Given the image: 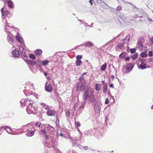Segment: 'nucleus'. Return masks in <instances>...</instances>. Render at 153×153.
<instances>
[{
    "mask_svg": "<svg viewBox=\"0 0 153 153\" xmlns=\"http://www.w3.org/2000/svg\"><path fill=\"white\" fill-rule=\"evenodd\" d=\"M82 99L85 102L88 101L91 103H95L96 99L94 94V90L91 88H88L84 91Z\"/></svg>",
    "mask_w": 153,
    "mask_h": 153,
    "instance_id": "nucleus-1",
    "label": "nucleus"
},
{
    "mask_svg": "<svg viewBox=\"0 0 153 153\" xmlns=\"http://www.w3.org/2000/svg\"><path fill=\"white\" fill-rule=\"evenodd\" d=\"M12 54L13 57H19L21 55L25 61H26L27 59V57L26 56L25 48L23 46H19V50L16 48L13 50Z\"/></svg>",
    "mask_w": 153,
    "mask_h": 153,
    "instance_id": "nucleus-2",
    "label": "nucleus"
},
{
    "mask_svg": "<svg viewBox=\"0 0 153 153\" xmlns=\"http://www.w3.org/2000/svg\"><path fill=\"white\" fill-rule=\"evenodd\" d=\"M25 89L24 90L23 92L26 96L32 95L33 92L32 90L34 89V84L30 82H27L25 84Z\"/></svg>",
    "mask_w": 153,
    "mask_h": 153,
    "instance_id": "nucleus-3",
    "label": "nucleus"
},
{
    "mask_svg": "<svg viewBox=\"0 0 153 153\" xmlns=\"http://www.w3.org/2000/svg\"><path fill=\"white\" fill-rule=\"evenodd\" d=\"M41 133L45 135V137H46V142H45V145L47 147H48L49 148H50L51 146H53L54 145H55V144L54 143L55 142L54 141L55 140H54V139H51V142H52V145H51L49 144V137H50V135H47L46 134V131L45 129H42L41 130Z\"/></svg>",
    "mask_w": 153,
    "mask_h": 153,
    "instance_id": "nucleus-4",
    "label": "nucleus"
},
{
    "mask_svg": "<svg viewBox=\"0 0 153 153\" xmlns=\"http://www.w3.org/2000/svg\"><path fill=\"white\" fill-rule=\"evenodd\" d=\"M33 101H31L30 104L27 105L26 108V111L28 114H30L33 113L36 110L37 107L35 103H33Z\"/></svg>",
    "mask_w": 153,
    "mask_h": 153,
    "instance_id": "nucleus-5",
    "label": "nucleus"
},
{
    "mask_svg": "<svg viewBox=\"0 0 153 153\" xmlns=\"http://www.w3.org/2000/svg\"><path fill=\"white\" fill-rule=\"evenodd\" d=\"M76 130L79 131L80 134L79 137H75L74 138H71V137H70L69 138L70 141L74 145H78V143L80 142V139L82 138V132L79 130V128L77 127Z\"/></svg>",
    "mask_w": 153,
    "mask_h": 153,
    "instance_id": "nucleus-6",
    "label": "nucleus"
},
{
    "mask_svg": "<svg viewBox=\"0 0 153 153\" xmlns=\"http://www.w3.org/2000/svg\"><path fill=\"white\" fill-rule=\"evenodd\" d=\"M31 125H28L23 126L21 128L16 130V134H21L22 132H25L30 129V126Z\"/></svg>",
    "mask_w": 153,
    "mask_h": 153,
    "instance_id": "nucleus-7",
    "label": "nucleus"
},
{
    "mask_svg": "<svg viewBox=\"0 0 153 153\" xmlns=\"http://www.w3.org/2000/svg\"><path fill=\"white\" fill-rule=\"evenodd\" d=\"M16 40L20 44V46H23L25 48L24 40L22 37L21 36L20 34L18 33L15 36Z\"/></svg>",
    "mask_w": 153,
    "mask_h": 153,
    "instance_id": "nucleus-8",
    "label": "nucleus"
},
{
    "mask_svg": "<svg viewBox=\"0 0 153 153\" xmlns=\"http://www.w3.org/2000/svg\"><path fill=\"white\" fill-rule=\"evenodd\" d=\"M31 101H33L32 100H29L28 99H23L21 100L20 102L21 104V106L22 108H23L26 105H29L30 104Z\"/></svg>",
    "mask_w": 153,
    "mask_h": 153,
    "instance_id": "nucleus-9",
    "label": "nucleus"
},
{
    "mask_svg": "<svg viewBox=\"0 0 153 153\" xmlns=\"http://www.w3.org/2000/svg\"><path fill=\"white\" fill-rule=\"evenodd\" d=\"M30 129L27 131V133L26 135L27 137H31L34 134L35 130L32 125H30Z\"/></svg>",
    "mask_w": 153,
    "mask_h": 153,
    "instance_id": "nucleus-10",
    "label": "nucleus"
},
{
    "mask_svg": "<svg viewBox=\"0 0 153 153\" xmlns=\"http://www.w3.org/2000/svg\"><path fill=\"white\" fill-rule=\"evenodd\" d=\"M143 41L142 39H139L137 43V46L140 51H143L144 50L145 47L143 45Z\"/></svg>",
    "mask_w": 153,
    "mask_h": 153,
    "instance_id": "nucleus-11",
    "label": "nucleus"
},
{
    "mask_svg": "<svg viewBox=\"0 0 153 153\" xmlns=\"http://www.w3.org/2000/svg\"><path fill=\"white\" fill-rule=\"evenodd\" d=\"M140 62L141 64L138 67V68H141V69H144L146 68V59H142L140 60Z\"/></svg>",
    "mask_w": 153,
    "mask_h": 153,
    "instance_id": "nucleus-12",
    "label": "nucleus"
},
{
    "mask_svg": "<svg viewBox=\"0 0 153 153\" xmlns=\"http://www.w3.org/2000/svg\"><path fill=\"white\" fill-rule=\"evenodd\" d=\"M85 85L82 82L78 83L76 85V89L78 91H83L85 88Z\"/></svg>",
    "mask_w": 153,
    "mask_h": 153,
    "instance_id": "nucleus-13",
    "label": "nucleus"
},
{
    "mask_svg": "<svg viewBox=\"0 0 153 153\" xmlns=\"http://www.w3.org/2000/svg\"><path fill=\"white\" fill-rule=\"evenodd\" d=\"M12 36V35L11 33L8 34L7 36V39L10 44L13 45L14 38Z\"/></svg>",
    "mask_w": 153,
    "mask_h": 153,
    "instance_id": "nucleus-14",
    "label": "nucleus"
},
{
    "mask_svg": "<svg viewBox=\"0 0 153 153\" xmlns=\"http://www.w3.org/2000/svg\"><path fill=\"white\" fill-rule=\"evenodd\" d=\"M46 114L48 116H54L56 113V111L54 110L51 108L46 111Z\"/></svg>",
    "mask_w": 153,
    "mask_h": 153,
    "instance_id": "nucleus-15",
    "label": "nucleus"
},
{
    "mask_svg": "<svg viewBox=\"0 0 153 153\" xmlns=\"http://www.w3.org/2000/svg\"><path fill=\"white\" fill-rule=\"evenodd\" d=\"M134 64V63H129L126 65V69L128 71V72H129L133 68Z\"/></svg>",
    "mask_w": 153,
    "mask_h": 153,
    "instance_id": "nucleus-16",
    "label": "nucleus"
},
{
    "mask_svg": "<svg viewBox=\"0 0 153 153\" xmlns=\"http://www.w3.org/2000/svg\"><path fill=\"white\" fill-rule=\"evenodd\" d=\"M2 13V19H5L9 13V11L7 10H4V8H2L1 10Z\"/></svg>",
    "mask_w": 153,
    "mask_h": 153,
    "instance_id": "nucleus-17",
    "label": "nucleus"
},
{
    "mask_svg": "<svg viewBox=\"0 0 153 153\" xmlns=\"http://www.w3.org/2000/svg\"><path fill=\"white\" fill-rule=\"evenodd\" d=\"M14 28L12 27H10L7 25H6L5 26L4 30L7 33H8V34L11 33L10 32L14 30Z\"/></svg>",
    "mask_w": 153,
    "mask_h": 153,
    "instance_id": "nucleus-18",
    "label": "nucleus"
},
{
    "mask_svg": "<svg viewBox=\"0 0 153 153\" xmlns=\"http://www.w3.org/2000/svg\"><path fill=\"white\" fill-rule=\"evenodd\" d=\"M45 126L46 129L48 131L49 133H51L54 131V128L49 124H45Z\"/></svg>",
    "mask_w": 153,
    "mask_h": 153,
    "instance_id": "nucleus-19",
    "label": "nucleus"
},
{
    "mask_svg": "<svg viewBox=\"0 0 153 153\" xmlns=\"http://www.w3.org/2000/svg\"><path fill=\"white\" fill-rule=\"evenodd\" d=\"M94 106V109L95 112L97 113H100V109L99 108L96 100L95 103H91Z\"/></svg>",
    "mask_w": 153,
    "mask_h": 153,
    "instance_id": "nucleus-20",
    "label": "nucleus"
},
{
    "mask_svg": "<svg viewBox=\"0 0 153 153\" xmlns=\"http://www.w3.org/2000/svg\"><path fill=\"white\" fill-rule=\"evenodd\" d=\"M52 87L51 85L50 84L46 83L45 85V89L47 91L51 92L52 91Z\"/></svg>",
    "mask_w": 153,
    "mask_h": 153,
    "instance_id": "nucleus-21",
    "label": "nucleus"
},
{
    "mask_svg": "<svg viewBox=\"0 0 153 153\" xmlns=\"http://www.w3.org/2000/svg\"><path fill=\"white\" fill-rule=\"evenodd\" d=\"M93 45L94 44L92 42H86L85 44H83L82 45H79V46H84L86 47H93Z\"/></svg>",
    "mask_w": 153,
    "mask_h": 153,
    "instance_id": "nucleus-22",
    "label": "nucleus"
},
{
    "mask_svg": "<svg viewBox=\"0 0 153 153\" xmlns=\"http://www.w3.org/2000/svg\"><path fill=\"white\" fill-rule=\"evenodd\" d=\"M4 129L6 130L7 132L10 134H13L12 132L13 131L12 129L10 128V127H8L7 126H4Z\"/></svg>",
    "mask_w": 153,
    "mask_h": 153,
    "instance_id": "nucleus-23",
    "label": "nucleus"
},
{
    "mask_svg": "<svg viewBox=\"0 0 153 153\" xmlns=\"http://www.w3.org/2000/svg\"><path fill=\"white\" fill-rule=\"evenodd\" d=\"M27 62V63L29 65H31L32 66H34L36 64V61L32 60H27V59L25 61Z\"/></svg>",
    "mask_w": 153,
    "mask_h": 153,
    "instance_id": "nucleus-24",
    "label": "nucleus"
},
{
    "mask_svg": "<svg viewBox=\"0 0 153 153\" xmlns=\"http://www.w3.org/2000/svg\"><path fill=\"white\" fill-rule=\"evenodd\" d=\"M8 4V7L10 8H12L13 7V1L11 0H8L7 1Z\"/></svg>",
    "mask_w": 153,
    "mask_h": 153,
    "instance_id": "nucleus-25",
    "label": "nucleus"
},
{
    "mask_svg": "<svg viewBox=\"0 0 153 153\" xmlns=\"http://www.w3.org/2000/svg\"><path fill=\"white\" fill-rule=\"evenodd\" d=\"M102 88V85L100 84L97 83L95 85V90L97 91H100Z\"/></svg>",
    "mask_w": 153,
    "mask_h": 153,
    "instance_id": "nucleus-26",
    "label": "nucleus"
},
{
    "mask_svg": "<svg viewBox=\"0 0 153 153\" xmlns=\"http://www.w3.org/2000/svg\"><path fill=\"white\" fill-rule=\"evenodd\" d=\"M130 36L129 35H127L126 37L124 39V43H127L130 39Z\"/></svg>",
    "mask_w": 153,
    "mask_h": 153,
    "instance_id": "nucleus-27",
    "label": "nucleus"
},
{
    "mask_svg": "<svg viewBox=\"0 0 153 153\" xmlns=\"http://www.w3.org/2000/svg\"><path fill=\"white\" fill-rule=\"evenodd\" d=\"M41 105H43L45 109H46L47 111L48 110L51 108L50 106H48L45 103H43L41 104Z\"/></svg>",
    "mask_w": 153,
    "mask_h": 153,
    "instance_id": "nucleus-28",
    "label": "nucleus"
},
{
    "mask_svg": "<svg viewBox=\"0 0 153 153\" xmlns=\"http://www.w3.org/2000/svg\"><path fill=\"white\" fill-rule=\"evenodd\" d=\"M35 53L36 55H39L42 53V51L40 49H37L35 51Z\"/></svg>",
    "mask_w": 153,
    "mask_h": 153,
    "instance_id": "nucleus-29",
    "label": "nucleus"
},
{
    "mask_svg": "<svg viewBox=\"0 0 153 153\" xmlns=\"http://www.w3.org/2000/svg\"><path fill=\"white\" fill-rule=\"evenodd\" d=\"M75 63L77 66H79L82 63V61L80 59H76L75 61Z\"/></svg>",
    "mask_w": 153,
    "mask_h": 153,
    "instance_id": "nucleus-30",
    "label": "nucleus"
},
{
    "mask_svg": "<svg viewBox=\"0 0 153 153\" xmlns=\"http://www.w3.org/2000/svg\"><path fill=\"white\" fill-rule=\"evenodd\" d=\"M103 92L104 93H105L107 91V85H105H105H103Z\"/></svg>",
    "mask_w": 153,
    "mask_h": 153,
    "instance_id": "nucleus-31",
    "label": "nucleus"
},
{
    "mask_svg": "<svg viewBox=\"0 0 153 153\" xmlns=\"http://www.w3.org/2000/svg\"><path fill=\"white\" fill-rule=\"evenodd\" d=\"M107 65L106 63H104L103 65H102L101 67V70L102 71H104L106 68Z\"/></svg>",
    "mask_w": 153,
    "mask_h": 153,
    "instance_id": "nucleus-32",
    "label": "nucleus"
},
{
    "mask_svg": "<svg viewBox=\"0 0 153 153\" xmlns=\"http://www.w3.org/2000/svg\"><path fill=\"white\" fill-rule=\"evenodd\" d=\"M49 61L48 60H45L43 61L42 62V64L43 65H47V64L48 63Z\"/></svg>",
    "mask_w": 153,
    "mask_h": 153,
    "instance_id": "nucleus-33",
    "label": "nucleus"
},
{
    "mask_svg": "<svg viewBox=\"0 0 153 153\" xmlns=\"http://www.w3.org/2000/svg\"><path fill=\"white\" fill-rule=\"evenodd\" d=\"M141 56L143 57H146L147 56V54L145 52H143L140 54Z\"/></svg>",
    "mask_w": 153,
    "mask_h": 153,
    "instance_id": "nucleus-34",
    "label": "nucleus"
},
{
    "mask_svg": "<svg viewBox=\"0 0 153 153\" xmlns=\"http://www.w3.org/2000/svg\"><path fill=\"white\" fill-rule=\"evenodd\" d=\"M37 65L38 66L40 67L42 66L41 60L40 59L37 60L36 62Z\"/></svg>",
    "mask_w": 153,
    "mask_h": 153,
    "instance_id": "nucleus-35",
    "label": "nucleus"
},
{
    "mask_svg": "<svg viewBox=\"0 0 153 153\" xmlns=\"http://www.w3.org/2000/svg\"><path fill=\"white\" fill-rule=\"evenodd\" d=\"M126 56V53L125 52H122L119 55V57L122 58H124Z\"/></svg>",
    "mask_w": 153,
    "mask_h": 153,
    "instance_id": "nucleus-36",
    "label": "nucleus"
},
{
    "mask_svg": "<svg viewBox=\"0 0 153 153\" xmlns=\"http://www.w3.org/2000/svg\"><path fill=\"white\" fill-rule=\"evenodd\" d=\"M32 95H33L36 99H38L40 96V95H39L38 94L36 93H34L33 91V94Z\"/></svg>",
    "mask_w": 153,
    "mask_h": 153,
    "instance_id": "nucleus-37",
    "label": "nucleus"
},
{
    "mask_svg": "<svg viewBox=\"0 0 153 153\" xmlns=\"http://www.w3.org/2000/svg\"><path fill=\"white\" fill-rule=\"evenodd\" d=\"M29 57L31 59H35L36 58L35 55L32 54H30Z\"/></svg>",
    "mask_w": 153,
    "mask_h": 153,
    "instance_id": "nucleus-38",
    "label": "nucleus"
},
{
    "mask_svg": "<svg viewBox=\"0 0 153 153\" xmlns=\"http://www.w3.org/2000/svg\"><path fill=\"white\" fill-rule=\"evenodd\" d=\"M75 124L76 127H79L81 126V124L79 122H75Z\"/></svg>",
    "mask_w": 153,
    "mask_h": 153,
    "instance_id": "nucleus-39",
    "label": "nucleus"
},
{
    "mask_svg": "<svg viewBox=\"0 0 153 153\" xmlns=\"http://www.w3.org/2000/svg\"><path fill=\"white\" fill-rule=\"evenodd\" d=\"M82 58V56L81 55H78L76 56V59H80Z\"/></svg>",
    "mask_w": 153,
    "mask_h": 153,
    "instance_id": "nucleus-40",
    "label": "nucleus"
},
{
    "mask_svg": "<svg viewBox=\"0 0 153 153\" xmlns=\"http://www.w3.org/2000/svg\"><path fill=\"white\" fill-rule=\"evenodd\" d=\"M137 54H135L132 56L131 57L133 60L135 59L137 57Z\"/></svg>",
    "mask_w": 153,
    "mask_h": 153,
    "instance_id": "nucleus-41",
    "label": "nucleus"
},
{
    "mask_svg": "<svg viewBox=\"0 0 153 153\" xmlns=\"http://www.w3.org/2000/svg\"><path fill=\"white\" fill-rule=\"evenodd\" d=\"M79 79L80 81H83L84 80V76L81 75L79 77Z\"/></svg>",
    "mask_w": 153,
    "mask_h": 153,
    "instance_id": "nucleus-42",
    "label": "nucleus"
},
{
    "mask_svg": "<svg viewBox=\"0 0 153 153\" xmlns=\"http://www.w3.org/2000/svg\"><path fill=\"white\" fill-rule=\"evenodd\" d=\"M122 9V7L121 6H118L116 10L117 11H120Z\"/></svg>",
    "mask_w": 153,
    "mask_h": 153,
    "instance_id": "nucleus-43",
    "label": "nucleus"
},
{
    "mask_svg": "<svg viewBox=\"0 0 153 153\" xmlns=\"http://www.w3.org/2000/svg\"><path fill=\"white\" fill-rule=\"evenodd\" d=\"M41 122H38L35 125V126L37 127H39L40 126H41Z\"/></svg>",
    "mask_w": 153,
    "mask_h": 153,
    "instance_id": "nucleus-44",
    "label": "nucleus"
},
{
    "mask_svg": "<svg viewBox=\"0 0 153 153\" xmlns=\"http://www.w3.org/2000/svg\"><path fill=\"white\" fill-rule=\"evenodd\" d=\"M149 42L151 44L153 45V36L150 38Z\"/></svg>",
    "mask_w": 153,
    "mask_h": 153,
    "instance_id": "nucleus-45",
    "label": "nucleus"
},
{
    "mask_svg": "<svg viewBox=\"0 0 153 153\" xmlns=\"http://www.w3.org/2000/svg\"><path fill=\"white\" fill-rule=\"evenodd\" d=\"M130 50V52L131 53H134L136 51V49L134 48L131 49Z\"/></svg>",
    "mask_w": 153,
    "mask_h": 153,
    "instance_id": "nucleus-46",
    "label": "nucleus"
},
{
    "mask_svg": "<svg viewBox=\"0 0 153 153\" xmlns=\"http://www.w3.org/2000/svg\"><path fill=\"white\" fill-rule=\"evenodd\" d=\"M153 55L152 52L151 51H149L148 53V56L150 57H151Z\"/></svg>",
    "mask_w": 153,
    "mask_h": 153,
    "instance_id": "nucleus-47",
    "label": "nucleus"
},
{
    "mask_svg": "<svg viewBox=\"0 0 153 153\" xmlns=\"http://www.w3.org/2000/svg\"><path fill=\"white\" fill-rule=\"evenodd\" d=\"M123 45L124 43H120L118 44L117 46L119 48H121L122 47H123Z\"/></svg>",
    "mask_w": 153,
    "mask_h": 153,
    "instance_id": "nucleus-48",
    "label": "nucleus"
},
{
    "mask_svg": "<svg viewBox=\"0 0 153 153\" xmlns=\"http://www.w3.org/2000/svg\"><path fill=\"white\" fill-rule=\"evenodd\" d=\"M66 115L69 117L70 116V113L69 111H67L65 112Z\"/></svg>",
    "mask_w": 153,
    "mask_h": 153,
    "instance_id": "nucleus-49",
    "label": "nucleus"
},
{
    "mask_svg": "<svg viewBox=\"0 0 153 153\" xmlns=\"http://www.w3.org/2000/svg\"><path fill=\"white\" fill-rule=\"evenodd\" d=\"M81 23L84 24L85 25V27H87V26H89L88 24L85 21H82V22Z\"/></svg>",
    "mask_w": 153,
    "mask_h": 153,
    "instance_id": "nucleus-50",
    "label": "nucleus"
},
{
    "mask_svg": "<svg viewBox=\"0 0 153 153\" xmlns=\"http://www.w3.org/2000/svg\"><path fill=\"white\" fill-rule=\"evenodd\" d=\"M3 23H4L6 25L8 24L7 23V21L6 19H3Z\"/></svg>",
    "mask_w": 153,
    "mask_h": 153,
    "instance_id": "nucleus-51",
    "label": "nucleus"
},
{
    "mask_svg": "<svg viewBox=\"0 0 153 153\" xmlns=\"http://www.w3.org/2000/svg\"><path fill=\"white\" fill-rule=\"evenodd\" d=\"M81 149H84L85 150H86L88 149L87 146H81V148H80Z\"/></svg>",
    "mask_w": 153,
    "mask_h": 153,
    "instance_id": "nucleus-52",
    "label": "nucleus"
},
{
    "mask_svg": "<svg viewBox=\"0 0 153 153\" xmlns=\"http://www.w3.org/2000/svg\"><path fill=\"white\" fill-rule=\"evenodd\" d=\"M109 87L110 88H114V85L113 83H111L109 84Z\"/></svg>",
    "mask_w": 153,
    "mask_h": 153,
    "instance_id": "nucleus-53",
    "label": "nucleus"
},
{
    "mask_svg": "<svg viewBox=\"0 0 153 153\" xmlns=\"http://www.w3.org/2000/svg\"><path fill=\"white\" fill-rule=\"evenodd\" d=\"M109 102V101L108 100V98H106L105 99V104H108Z\"/></svg>",
    "mask_w": 153,
    "mask_h": 153,
    "instance_id": "nucleus-54",
    "label": "nucleus"
},
{
    "mask_svg": "<svg viewBox=\"0 0 153 153\" xmlns=\"http://www.w3.org/2000/svg\"><path fill=\"white\" fill-rule=\"evenodd\" d=\"M78 106V104L77 103H76L74 105V111H75L76 110V108Z\"/></svg>",
    "mask_w": 153,
    "mask_h": 153,
    "instance_id": "nucleus-55",
    "label": "nucleus"
},
{
    "mask_svg": "<svg viewBox=\"0 0 153 153\" xmlns=\"http://www.w3.org/2000/svg\"><path fill=\"white\" fill-rule=\"evenodd\" d=\"M130 58L129 57H127L125 59L126 61H128L130 59Z\"/></svg>",
    "mask_w": 153,
    "mask_h": 153,
    "instance_id": "nucleus-56",
    "label": "nucleus"
},
{
    "mask_svg": "<svg viewBox=\"0 0 153 153\" xmlns=\"http://www.w3.org/2000/svg\"><path fill=\"white\" fill-rule=\"evenodd\" d=\"M147 20L148 21H149V22L152 21V20L149 17H148Z\"/></svg>",
    "mask_w": 153,
    "mask_h": 153,
    "instance_id": "nucleus-57",
    "label": "nucleus"
},
{
    "mask_svg": "<svg viewBox=\"0 0 153 153\" xmlns=\"http://www.w3.org/2000/svg\"><path fill=\"white\" fill-rule=\"evenodd\" d=\"M101 82L103 84V85H105H105H107V83L106 82H105V81L104 80L102 81Z\"/></svg>",
    "mask_w": 153,
    "mask_h": 153,
    "instance_id": "nucleus-58",
    "label": "nucleus"
},
{
    "mask_svg": "<svg viewBox=\"0 0 153 153\" xmlns=\"http://www.w3.org/2000/svg\"><path fill=\"white\" fill-rule=\"evenodd\" d=\"M44 74L45 76H46L48 75L46 71H45L44 73Z\"/></svg>",
    "mask_w": 153,
    "mask_h": 153,
    "instance_id": "nucleus-59",
    "label": "nucleus"
},
{
    "mask_svg": "<svg viewBox=\"0 0 153 153\" xmlns=\"http://www.w3.org/2000/svg\"><path fill=\"white\" fill-rule=\"evenodd\" d=\"M94 0H90L89 1V2L90 3V4L91 5H92V4H93V2H92V1H93Z\"/></svg>",
    "mask_w": 153,
    "mask_h": 153,
    "instance_id": "nucleus-60",
    "label": "nucleus"
},
{
    "mask_svg": "<svg viewBox=\"0 0 153 153\" xmlns=\"http://www.w3.org/2000/svg\"><path fill=\"white\" fill-rule=\"evenodd\" d=\"M110 97L112 99H113V101H114L113 102H115V100H114V97L113 96H112L111 95H110Z\"/></svg>",
    "mask_w": 153,
    "mask_h": 153,
    "instance_id": "nucleus-61",
    "label": "nucleus"
},
{
    "mask_svg": "<svg viewBox=\"0 0 153 153\" xmlns=\"http://www.w3.org/2000/svg\"><path fill=\"white\" fill-rule=\"evenodd\" d=\"M93 24H93V23H92L91 24V25H89V26H89V27H93Z\"/></svg>",
    "mask_w": 153,
    "mask_h": 153,
    "instance_id": "nucleus-62",
    "label": "nucleus"
},
{
    "mask_svg": "<svg viewBox=\"0 0 153 153\" xmlns=\"http://www.w3.org/2000/svg\"><path fill=\"white\" fill-rule=\"evenodd\" d=\"M86 74V72H84L82 74V76H84V75H85V74Z\"/></svg>",
    "mask_w": 153,
    "mask_h": 153,
    "instance_id": "nucleus-63",
    "label": "nucleus"
},
{
    "mask_svg": "<svg viewBox=\"0 0 153 153\" xmlns=\"http://www.w3.org/2000/svg\"><path fill=\"white\" fill-rule=\"evenodd\" d=\"M59 135H60V136H63V134L62 133H61L60 134H59Z\"/></svg>",
    "mask_w": 153,
    "mask_h": 153,
    "instance_id": "nucleus-64",
    "label": "nucleus"
}]
</instances>
